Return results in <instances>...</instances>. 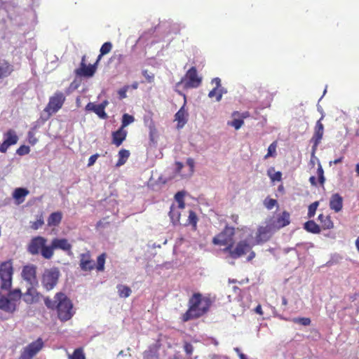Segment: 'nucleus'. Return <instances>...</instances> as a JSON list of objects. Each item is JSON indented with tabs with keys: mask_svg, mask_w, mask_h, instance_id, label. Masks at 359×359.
<instances>
[{
	"mask_svg": "<svg viewBox=\"0 0 359 359\" xmlns=\"http://www.w3.org/2000/svg\"><path fill=\"white\" fill-rule=\"evenodd\" d=\"M234 235L235 228L226 225L224 229L212 238V243L225 246L223 251L227 252L229 257L236 259L251 250L252 246L248 241L243 240L233 247Z\"/></svg>",
	"mask_w": 359,
	"mask_h": 359,
	"instance_id": "f257e3e1",
	"label": "nucleus"
},
{
	"mask_svg": "<svg viewBox=\"0 0 359 359\" xmlns=\"http://www.w3.org/2000/svg\"><path fill=\"white\" fill-rule=\"evenodd\" d=\"M41 297L34 286H30L23 294L19 288L10 290L7 295L0 292V310L12 314L17 310L18 303L22 297L25 303L32 304L39 302Z\"/></svg>",
	"mask_w": 359,
	"mask_h": 359,
	"instance_id": "f03ea898",
	"label": "nucleus"
},
{
	"mask_svg": "<svg viewBox=\"0 0 359 359\" xmlns=\"http://www.w3.org/2000/svg\"><path fill=\"white\" fill-rule=\"evenodd\" d=\"M44 304L48 309L56 311L57 318L62 323L69 320L75 314L72 301L64 292L55 293L53 299L45 297Z\"/></svg>",
	"mask_w": 359,
	"mask_h": 359,
	"instance_id": "7ed1b4c3",
	"label": "nucleus"
},
{
	"mask_svg": "<svg viewBox=\"0 0 359 359\" xmlns=\"http://www.w3.org/2000/svg\"><path fill=\"white\" fill-rule=\"evenodd\" d=\"M212 301L209 296H203L200 292L194 293L188 301V309L180 319L182 323L201 318L208 312Z\"/></svg>",
	"mask_w": 359,
	"mask_h": 359,
	"instance_id": "20e7f679",
	"label": "nucleus"
},
{
	"mask_svg": "<svg viewBox=\"0 0 359 359\" xmlns=\"http://www.w3.org/2000/svg\"><path fill=\"white\" fill-rule=\"evenodd\" d=\"M107 258L105 252L100 255L97 258V263L95 264L92 259L91 254L89 251L81 253L79 255V267L81 271L87 272L91 271L96 269L97 271H103L104 270V264Z\"/></svg>",
	"mask_w": 359,
	"mask_h": 359,
	"instance_id": "39448f33",
	"label": "nucleus"
},
{
	"mask_svg": "<svg viewBox=\"0 0 359 359\" xmlns=\"http://www.w3.org/2000/svg\"><path fill=\"white\" fill-rule=\"evenodd\" d=\"M27 251L32 255H41L46 259H50V246L47 245V239L43 236L33 237L27 245Z\"/></svg>",
	"mask_w": 359,
	"mask_h": 359,
	"instance_id": "423d86ee",
	"label": "nucleus"
},
{
	"mask_svg": "<svg viewBox=\"0 0 359 359\" xmlns=\"http://www.w3.org/2000/svg\"><path fill=\"white\" fill-rule=\"evenodd\" d=\"M13 267L12 261L8 260L0 263V289L10 290L12 286Z\"/></svg>",
	"mask_w": 359,
	"mask_h": 359,
	"instance_id": "0eeeda50",
	"label": "nucleus"
},
{
	"mask_svg": "<svg viewBox=\"0 0 359 359\" xmlns=\"http://www.w3.org/2000/svg\"><path fill=\"white\" fill-rule=\"evenodd\" d=\"M202 78L198 75L196 68L191 67L185 74L178 84L183 85L184 88H196L201 84Z\"/></svg>",
	"mask_w": 359,
	"mask_h": 359,
	"instance_id": "6e6552de",
	"label": "nucleus"
},
{
	"mask_svg": "<svg viewBox=\"0 0 359 359\" xmlns=\"http://www.w3.org/2000/svg\"><path fill=\"white\" fill-rule=\"evenodd\" d=\"M60 272L57 269H50L44 271L42 278L41 284L46 291L53 290L58 282Z\"/></svg>",
	"mask_w": 359,
	"mask_h": 359,
	"instance_id": "1a4fd4ad",
	"label": "nucleus"
},
{
	"mask_svg": "<svg viewBox=\"0 0 359 359\" xmlns=\"http://www.w3.org/2000/svg\"><path fill=\"white\" fill-rule=\"evenodd\" d=\"M65 100V95L62 92L56 91L53 95L50 97L44 111L50 115L55 114L62 107Z\"/></svg>",
	"mask_w": 359,
	"mask_h": 359,
	"instance_id": "9d476101",
	"label": "nucleus"
},
{
	"mask_svg": "<svg viewBox=\"0 0 359 359\" xmlns=\"http://www.w3.org/2000/svg\"><path fill=\"white\" fill-rule=\"evenodd\" d=\"M43 347V341L41 338L30 343L22 351L18 359H32Z\"/></svg>",
	"mask_w": 359,
	"mask_h": 359,
	"instance_id": "9b49d317",
	"label": "nucleus"
},
{
	"mask_svg": "<svg viewBox=\"0 0 359 359\" xmlns=\"http://www.w3.org/2000/svg\"><path fill=\"white\" fill-rule=\"evenodd\" d=\"M43 347V341L41 338L30 343L22 351L18 359H32Z\"/></svg>",
	"mask_w": 359,
	"mask_h": 359,
	"instance_id": "f8f14e48",
	"label": "nucleus"
},
{
	"mask_svg": "<svg viewBox=\"0 0 359 359\" xmlns=\"http://www.w3.org/2000/svg\"><path fill=\"white\" fill-rule=\"evenodd\" d=\"M43 347V341L41 338L30 343L22 351L18 359H32Z\"/></svg>",
	"mask_w": 359,
	"mask_h": 359,
	"instance_id": "ddd939ff",
	"label": "nucleus"
},
{
	"mask_svg": "<svg viewBox=\"0 0 359 359\" xmlns=\"http://www.w3.org/2000/svg\"><path fill=\"white\" fill-rule=\"evenodd\" d=\"M98 63L99 62H97L96 60L94 64L87 65L86 62V55H83L81 58L80 67L75 69V74L79 76H83L87 78L92 77L97 71Z\"/></svg>",
	"mask_w": 359,
	"mask_h": 359,
	"instance_id": "4468645a",
	"label": "nucleus"
},
{
	"mask_svg": "<svg viewBox=\"0 0 359 359\" xmlns=\"http://www.w3.org/2000/svg\"><path fill=\"white\" fill-rule=\"evenodd\" d=\"M50 249V259L54 255L55 250H61L68 255L72 254V245L66 238H53L49 245Z\"/></svg>",
	"mask_w": 359,
	"mask_h": 359,
	"instance_id": "2eb2a0df",
	"label": "nucleus"
},
{
	"mask_svg": "<svg viewBox=\"0 0 359 359\" xmlns=\"http://www.w3.org/2000/svg\"><path fill=\"white\" fill-rule=\"evenodd\" d=\"M323 118L322 116L316 123L314 128V133L311 137V142L313 143L312 146V154H314L318 146L321 142L323 139V133H324V126L322 123L321 121Z\"/></svg>",
	"mask_w": 359,
	"mask_h": 359,
	"instance_id": "dca6fc26",
	"label": "nucleus"
},
{
	"mask_svg": "<svg viewBox=\"0 0 359 359\" xmlns=\"http://www.w3.org/2000/svg\"><path fill=\"white\" fill-rule=\"evenodd\" d=\"M22 277L30 286L37 285L36 267L34 265L25 266L22 271Z\"/></svg>",
	"mask_w": 359,
	"mask_h": 359,
	"instance_id": "f3484780",
	"label": "nucleus"
},
{
	"mask_svg": "<svg viewBox=\"0 0 359 359\" xmlns=\"http://www.w3.org/2000/svg\"><path fill=\"white\" fill-rule=\"evenodd\" d=\"M4 141L0 143V152L6 153L9 147L15 144L18 141V137L15 130L9 129L4 134Z\"/></svg>",
	"mask_w": 359,
	"mask_h": 359,
	"instance_id": "a211bd4d",
	"label": "nucleus"
},
{
	"mask_svg": "<svg viewBox=\"0 0 359 359\" xmlns=\"http://www.w3.org/2000/svg\"><path fill=\"white\" fill-rule=\"evenodd\" d=\"M271 227L269 225L259 226L256 235V242L257 244L266 242L271 237Z\"/></svg>",
	"mask_w": 359,
	"mask_h": 359,
	"instance_id": "6ab92c4d",
	"label": "nucleus"
},
{
	"mask_svg": "<svg viewBox=\"0 0 359 359\" xmlns=\"http://www.w3.org/2000/svg\"><path fill=\"white\" fill-rule=\"evenodd\" d=\"M85 110L87 111H93L102 119H107L108 118L107 113L101 106L100 104H96L94 102H88L85 107Z\"/></svg>",
	"mask_w": 359,
	"mask_h": 359,
	"instance_id": "aec40b11",
	"label": "nucleus"
},
{
	"mask_svg": "<svg viewBox=\"0 0 359 359\" xmlns=\"http://www.w3.org/2000/svg\"><path fill=\"white\" fill-rule=\"evenodd\" d=\"M330 208L331 210L339 212L343 208V198L339 194H334L330 199Z\"/></svg>",
	"mask_w": 359,
	"mask_h": 359,
	"instance_id": "412c9836",
	"label": "nucleus"
},
{
	"mask_svg": "<svg viewBox=\"0 0 359 359\" xmlns=\"http://www.w3.org/2000/svg\"><path fill=\"white\" fill-rule=\"evenodd\" d=\"M112 144L116 147L122 144L123 142L126 140L127 136V131L121 128L112 133Z\"/></svg>",
	"mask_w": 359,
	"mask_h": 359,
	"instance_id": "4be33fe9",
	"label": "nucleus"
},
{
	"mask_svg": "<svg viewBox=\"0 0 359 359\" xmlns=\"http://www.w3.org/2000/svg\"><path fill=\"white\" fill-rule=\"evenodd\" d=\"M188 113L182 106L175 115V121H177V128H182L187 122Z\"/></svg>",
	"mask_w": 359,
	"mask_h": 359,
	"instance_id": "5701e85b",
	"label": "nucleus"
},
{
	"mask_svg": "<svg viewBox=\"0 0 359 359\" xmlns=\"http://www.w3.org/2000/svg\"><path fill=\"white\" fill-rule=\"evenodd\" d=\"M290 223V215L287 211H283L281 215H278L276 221V226L278 229L287 226Z\"/></svg>",
	"mask_w": 359,
	"mask_h": 359,
	"instance_id": "b1692460",
	"label": "nucleus"
},
{
	"mask_svg": "<svg viewBox=\"0 0 359 359\" xmlns=\"http://www.w3.org/2000/svg\"><path fill=\"white\" fill-rule=\"evenodd\" d=\"M62 219V213L60 211H57L51 213L48 219L47 224L48 226H57Z\"/></svg>",
	"mask_w": 359,
	"mask_h": 359,
	"instance_id": "393cba45",
	"label": "nucleus"
},
{
	"mask_svg": "<svg viewBox=\"0 0 359 359\" xmlns=\"http://www.w3.org/2000/svg\"><path fill=\"white\" fill-rule=\"evenodd\" d=\"M318 219L321 224V228L324 230L331 229L334 227L333 222L330 215L320 214Z\"/></svg>",
	"mask_w": 359,
	"mask_h": 359,
	"instance_id": "a878e982",
	"label": "nucleus"
},
{
	"mask_svg": "<svg viewBox=\"0 0 359 359\" xmlns=\"http://www.w3.org/2000/svg\"><path fill=\"white\" fill-rule=\"evenodd\" d=\"M29 194V191L25 188H17L15 189L13 197L18 201V203L24 202L25 196Z\"/></svg>",
	"mask_w": 359,
	"mask_h": 359,
	"instance_id": "bb28decb",
	"label": "nucleus"
},
{
	"mask_svg": "<svg viewBox=\"0 0 359 359\" xmlns=\"http://www.w3.org/2000/svg\"><path fill=\"white\" fill-rule=\"evenodd\" d=\"M13 71V67L8 62H0V79L8 76Z\"/></svg>",
	"mask_w": 359,
	"mask_h": 359,
	"instance_id": "cd10ccee",
	"label": "nucleus"
},
{
	"mask_svg": "<svg viewBox=\"0 0 359 359\" xmlns=\"http://www.w3.org/2000/svg\"><path fill=\"white\" fill-rule=\"evenodd\" d=\"M304 228L308 232H311L312 233H319L321 231L320 226L313 220H309L308 222H305L304 224Z\"/></svg>",
	"mask_w": 359,
	"mask_h": 359,
	"instance_id": "c85d7f7f",
	"label": "nucleus"
},
{
	"mask_svg": "<svg viewBox=\"0 0 359 359\" xmlns=\"http://www.w3.org/2000/svg\"><path fill=\"white\" fill-rule=\"evenodd\" d=\"M169 216H170V219L173 224L180 223V213L178 210V208H177L174 205H172L170 206V211H169Z\"/></svg>",
	"mask_w": 359,
	"mask_h": 359,
	"instance_id": "c756f323",
	"label": "nucleus"
},
{
	"mask_svg": "<svg viewBox=\"0 0 359 359\" xmlns=\"http://www.w3.org/2000/svg\"><path fill=\"white\" fill-rule=\"evenodd\" d=\"M117 290L119 297L122 298H127L132 293L131 289L127 285H118Z\"/></svg>",
	"mask_w": 359,
	"mask_h": 359,
	"instance_id": "7c9ffc66",
	"label": "nucleus"
},
{
	"mask_svg": "<svg viewBox=\"0 0 359 359\" xmlns=\"http://www.w3.org/2000/svg\"><path fill=\"white\" fill-rule=\"evenodd\" d=\"M130 156V152L128 150H126V149H121L118 152V160L116 163V165L117 166H121L122 165H123L127 159L129 158Z\"/></svg>",
	"mask_w": 359,
	"mask_h": 359,
	"instance_id": "2f4dec72",
	"label": "nucleus"
},
{
	"mask_svg": "<svg viewBox=\"0 0 359 359\" xmlns=\"http://www.w3.org/2000/svg\"><path fill=\"white\" fill-rule=\"evenodd\" d=\"M226 91L224 88L217 89V88H214L212 90H210L208 93V97L210 98L215 97L217 102L222 100V95L225 93Z\"/></svg>",
	"mask_w": 359,
	"mask_h": 359,
	"instance_id": "473e14b6",
	"label": "nucleus"
},
{
	"mask_svg": "<svg viewBox=\"0 0 359 359\" xmlns=\"http://www.w3.org/2000/svg\"><path fill=\"white\" fill-rule=\"evenodd\" d=\"M112 48V44L111 42H105L102 44L100 50V55H98L97 60L100 62L102 57L107 53H109Z\"/></svg>",
	"mask_w": 359,
	"mask_h": 359,
	"instance_id": "72a5a7b5",
	"label": "nucleus"
},
{
	"mask_svg": "<svg viewBox=\"0 0 359 359\" xmlns=\"http://www.w3.org/2000/svg\"><path fill=\"white\" fill-rule=\"evenodd\" d=\"M198 222V217L195 212L193 210H190L189 212V217L187 222L184 224V225H191L194 229H196Z\"/></svg>",
	"mask_w": 359,
	"mask_h": 359,
	"instance_id": "f704fd0d",
	"label": "nucleus"
},
{
	"mask_svg": "<svg viewBox=\"0 0 359 359\" xmlns=\"http://www.w3.org/2000/svg\"><path fill=\"white\" fill-rule=\"evenodd\" d=\"M69 359H86V355L82 347L76 348L72 354H68Z\"/></svg>",
	"mask_w": 359,
	"mask_h": 359,
	"instance_id": "c9c22d12",
	"label": "nucleus"
},
{
	"mask_svg": "<svg viewBox=\"0 0 359 359\" xmlns=\"http://www.w3.org/2000/svg\"><path fill=\"white\" fill-rule=\"evenodd\" d=\"M274 172V168H270L267 170V175L270 177L271 180L273 182L276 181L280 182L282 180V172L280 171Z\"/></svg>",
	"mask_w": 359,
	"mask_h": 359,
	"instance_id": "e433bc0d",
	"label": "nucleus"
},
{
	"mask_svg": "<svg viewBox=\"0 0 359 359\" xmlns=\"http://www.w3.org/2000/svg\"><path fill=\"white\" fill-rule=\"evenodd\" d=\"M135 121V118L133 116L130 115L128 114H124L122 116L121 126L120 128H125L129 124L133 123Z\"/></svg>",
	"mask_w": 359,
	"mask_h": 359,
	"instance_id": "4c0bfd02",
	"label": "nucleus"
},
{
	"mask_svg": "<svg viewBox=\"0 0 359 359\" xmlns=\"http://www.w3.org/2000/svg\"><path fill=\"white\" fill-rule=\"evenodd\" d=\"M184 193L183 191H178L175 195V199L178 203L179 209H184L185 207V203L184 201Z\"/></svg>",
	"mask_w": 359,
	"mask_h": 359,
	"instance_id": "58836bf2",
	"label": "nucleus"
},
{
	"mask_svg": "<svg viewBox=\"0 0 359 359\" xmlns=\"http://www.w3.org/2000/svg\"><path fill=\"white\" fill-rule=\"evenodd\" d=\"M233 119L228 123L229 126L233 127L236 130L240 129L244 124V121L241 117H233Z\"/></svg>",
	"mask_w": 359,
	"mask_h": 359,
	"instance_id": "ea45409f",
	"label": "nucleus"
},
{
	"mask_svg": "<svg viewBox=\"0 0 359 359\" xmlns=\"http://www.w3.org/2000/svg\"><path fill=\"white\" fill-rule=\"evenodd\" d=\"M277 142H272L268 147L267 154L264 156V159H267L270 156H274L276 154Z\"/></svg>",
	"mask_w": 359,
	"mask_h": 359,
	"instance_id": "a19ab883",
	"label": "nucleus"
},
{
	"mask_svg": "<svg viewBox=\"0 0 359 359\" xmlns=\"http://www.w3.org/2000/svg\"><path fill=\"white\" fill-rule=\"evenodd\" d=\"M319 205V201H315L309 205L308 208V217L311 218L313 217L316 212V210Z\"/></svg>",
	"mask_w": 359,
	"mask_h": 359,
	"instance_id": "79ce46f5",
	"label": "nucleus"
},
{
	"mask_svg": "<svg viewBox=\"0 0 359 359\" xmlns=\"http://www.w3.org/2000/svg\"><path fill=\"white\" fill-rule=\"evenodd\" d=\"M294 323H299L304 326H308L311 324V319L309 318H295L293 319Z\"/></svg>",
	"mask_w": 359,
	"mask_h": 359,
	"instance_id": "37998d69",
	"label": "nucleus"
},
{
	"mask_svg": "<svg viewBox=\"0 0 359 359\" xmlns=\"http://www.w3.org/2000/svg\"><path fill=\"white\" fill-rule=\"evenodd\" d=\"M143 356L144 359H158V354L152 350L145 351Z\"/></svg>",
	"mask_w": 359,
	"mask_h": 359,
	"instance_id": "c03bdc74",
	"label": "nucleus"
},
{
	"mask_svg": "<svg viewBox=\"0 0 359 359\" xmlns=\"http://www.w3.org/2000/svg\"><path fill=\"white\" fill-rule=\"evenodd\" d=\"M317 175L318 177L319 183L321 185H323V184L325 183V178L324 177V170L320 164L318 165V167L317 169Z\"/></svg>",
	"mask_w": 359,
	"mask_h": 359,
	"instance_id": "a18cd8bd",
	"label": "nucleus"
},
{
	"mask_svg": "<svg viewBox=\"0 0 359 359\" xmlns=\"http://www.w3.org/2000/svg\"><path fill=\"white\" fill-rule=\"evenodd\" d=\"M30 152V148L26 145L20 146L16 151L17 154L19 156H24L28 154Z\"/></svg>",
	"mask_w": 359,
	"mask_h": 359,
	"instance_id": "49530a36",
	"label": "nucleus"
},
{
	"mask_svg": "<svg viewBox=\"0 0 359 359\" xmlns=\"http://www.w3.org/2000/svg\"><path fill=\"white\" fill-rule=\"evenodd\" d=\"M231 116L232 117H241V118H243V120L244 121V119L247 118H249L250 116V114L249 111H244L243 113H240L239 111H233L232 114H231Z\"/></svg>",
	"mask_w": 359,
	"mask_h": 359,
	"instance_id": "de8ad7c7",
	"label": "nucleus"
},
{
	"mask_svg": "<svg viewBox=\"0 0 359 359\" xmlns=\"http://www.w3.org/2000/svg\"><path fill=\"white\" fill-rule=\"evenodd\" d=\"M142 73L148 83H153L154 81L155 76L154 74L149 73L147 69L143 70Z\"/></svg>",
	"mask_w": 359,
	"mask_h": 359,
	"instance_id": "09e8293b",
	"label": "nucleus"
},
{
	"mask_svg": "<svg viewBox=\"0 0 359 359\" xmlns=\"http://www.w3.org/2000/svg\"><path fill=\"white\" fill-rule=\"evenodd\" d=\"M44 224L43 219L42 217H40L36 221H34L31 223V228L34 230H37L41 228Z\"/></svg>",
	"mask_w": 359,
	"mask_h": 359,
	"instance_id": "8fccbe9b",
	"label": "nucleus"
},
{
	"mask_svg": "<svg viewBox=\"0 0 359 359\" xmlns=\"http://www.w3.org/2000/svg\"><path fill=\"white\" fill-rule=\"evenodd\" d=\"M277 204V201L275 199L270 198L265 201V205L269 210L272 209Z\"/></svg>",
	"mask_w": 359,
	"mask_h": 359,
	"instance_id": "3c124183",
	"label": "nucleus"
},
{
	"mask_svg": "<svg viewBox=\"0 0 359 359\" xmlns=\"http://www.w3.org/2000/svg\"><path fill=\"white\" fill-rule=\"evenodd\" d=\"M128 90V86H126L123 88H121L118 91V94L119 95L120 99H123L126 97V93Z\"/></svg>",
	"mask_w": 359,
	"mask_h": 359,
	"instance_id": "603ef678",
	"label": "nucleus"
},
{
	"mask_svg": "<svg viewBox=\"0 0 359 359\" xmlns=\"http://www.w3.org/2000/svg\"><path fill=\"white\" fill-rule=\"evenodd\" d=\"M187 164L189 167L190 174H192L194 171V165H195L194 160L191 158H188L187 160Z\"/></svg>",
	"mask_w": 359,
	"mask_h": 359,
	"instance_id": "864d4df0",
	"label": "nucleus"
},
{
	"mask_svg": "<svg viewBox=\"0 0 359 359\" xmlns=\"http://www.w3.org/2000/svg\"><path fill=\"white\" fill-rule=\"evenodd\" d=\"M98 157H99L98 154L92 155L88 159V166L90 167V166L93 165Z\"/></svg>",
	"mask_w": 359,
	"mask_h": 359,
	"instance_id": "5fc2aeb1",
	"label": "nucleus"
},
{
	"mask_svg": "<svg viewBox=\"0 0 359 359\" xmlns=\"http://www.w3.org/2000/svg\"><path fill=\"white\" fill-rule=\"evenodd\" d=\"M184 350L187 354L191 355L193 351L192 345L189 343H186L184 345Z\"/></svg>",
	"mask_w": 359,
	"mask_h": 359,
	"instance_id": "6e6d98bb",
	"label": "nucleus"
},
{
	"mask_svg": "<svg viewBox=\"0 0 359 359\" xmlns=\"http://www.w3.org/2000/svg\"><path fill=\"white\" fill-rule=\"evenodd\" d=\"M212 83L215 84V88H217V89L222 88L221 86V79L219 78H214L212 80Z\"/></svg>",
	"mask_w": 359,
	"mask_h": 359,
	"instance_id": "4d7b16f0",
	"label": "nucleus"
},
{
	"mask_svg": "<svg viewBox=\"0 0 359 359\" xmlns=\"http://www.w3.org/2000/svg\"><path fill=\"white\" fill-rule=\"evenodd\" d=\"M231 219L232 220V222L234 223V224H238V220H239V217L238 215H236V214H233L231 215Z\"/></svg>",
	"mask_w": 359,
	"mask_h": 359,
	"instance_id": "13d9d810",
	"label": "nucleus"
},
{
	"mask_svg": "<svg viewBox=\"0 0 359 359\" xmlns=\"http://www.w3.org/2000/svg\"><path fill=\"white\" fill-rule=\"evenodd\" d=\"M176 165V171L177 173H180L182 169V168L184 167L182 163L181 162H176L175 163Z\"/></svg>",
	"mask_w": 359,
	"mask_h": 359,
	"instance_id": "bf43d9fd",
	"label": "nucleus"
},
{
	"mask_svg": "<svg viewBox=\"0 0 359 359\" xmlns=\"http://www.w3.org/2000/svg\"><path fill=\"white\" fill-rule=\"evenodd\" d=\"M255 311L256 313L262 316L263 315V311H262V306L260 304H258L255 309Z\"/></svg>",
	"mask_w": 359,
	"mask_h": 359,
	"instance_id": "052dcab7",
	"label": "nucleus"
},
{
	"mask_svg": "<svg viewBox=\"0 0 359 359\" xmlns=\"http://www.w3.org/2000/svg\"><path fill=\"white\" fill-rule=\"evenodd\" d=\"M234 350H235V351H236L238 353L240 359H248L246 355L244 353L240 352V350L238 348H235Z\"/></svg>",
	"mask_w": 359,
	"mask_h": 359,
	"instance_id": "680f3d73",
	"label": "nucleus"
},
{
	"mask_svg": "<svg viewBox=\"0 0 359 359\" xmlns=\"http://www.w3.org/2000/svg\"><path fill=\"white\" fill-rule=\"evenodd\" d=\"M101 107L105 111V108L109 104V101L107 100H104L100 104H99Z\"/></svg>",
	"mask_w": 359,
	"mask_h": 359,
	"instance_id": "e2e57ef3",
	"label": "nucleus"
},
{
	"mask_svg": "<svg viewBox=\"0 0 359 359\" xmlns=\"http://www.w3.org/2000/svg\"><path fill=\"white\" fill-rule=\"evenodd\" d=\"M343 159H344V157H343V156H341V157H339V158L335 159V160H334V161H333L332 162L331 161L330 163V164H331V163H334V164H335V165H336V164H338V163H341V162H342V161H343Z\"/></svg>",
	"mask_w": 359,
	"mask_h": 359,
	"instance_id": "0e129e2a",
	"label": "nucleus"
},
{
	"mask_svg": "<svg viewBox=\"0 0 359 359\" xmlns=\"http://www.w3.org/2000/svg\"><path fill=\"white\" fill-rule=\"evenodd\" d=\"M309 182L313 186H316L317 185L316 180V177L314 176L310 177Z\"/></svg>",
	"mask_w": 359,
	"mask_h": 359,
	"instance_id": "69168bd1",
	"label": "nucleus"
},
{
	"mask_svg": "<svg viewBox=\"0 0 359 359\" xmlns=\"http://www.w3.org/2000/svg\"><path fill=\"white\" fill-rule=\"evenodd\" d=\"M255 257V252L254 251H251L249 257H248V259L250 261V260L252 259Z\"/></svg>",
	"mask_w": 359,
	"mask_h": 359,
	"instance_id": "338daca9",
	"label": "nucleus"
},
{
	"mask_svg": "<svg viewBox=\"0 0 359 359\" xmlns=\"http://www.w3.org/2000/svg\"><path fill=\"white\" fill-rule=\"evenodd\" d=\"M282 304L284 306H286L287 305V300L286 299L285 297H282Z\"/></svg>",
	"mask_w": 359,
	"mask_h": 359,
	"instance_id": "774afa93",
	"label": "nucleus"
}]
</instances>
